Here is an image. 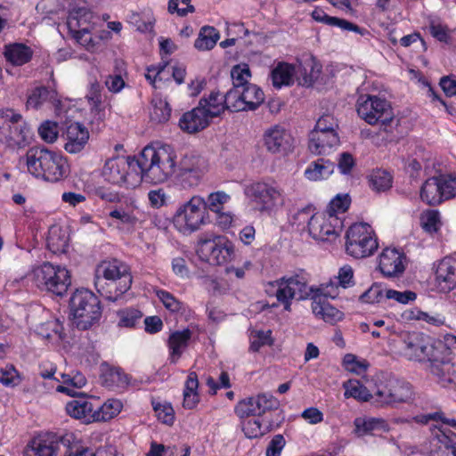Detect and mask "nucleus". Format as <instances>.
<instances>
[{
    "instance_id": "8",
    "label": "nucleus",
    "mask_w": 456,
    "mask_h": 456,
    "mask_svg": "<svg viewBox=\"0 0 456 456\" xmlns=\"http://www.w3.org/2000/svg\"><path fill=\"white\" fill-rule=\"evenodd\" d=\"M445 346L439 340H436L422 333H408L402 341L398 354L408 361L423 362L428 364L439 356Z\"/></svg>"
},
{
    "instance_id": "24",
    "label": "nucleus",
    "mask_w": 456,
    "mask_h": 456,
    "mask_svg": "<svg viewBox=\"0 0 456 456\" xmlns=\"http://www.w3.org/2000/svg\"><path fill=\"white\" fill-rule=\"evenodd\" d=\"M2 140L0 144L5 145L10 149H19L25 147L32 139V130L27 121L19 114V118L12 121L7 131L1 134Z\"/></svg>"
},
{
    "instance_id": "19",
    "label": "nucleus",
    "mask_w": 456,
    "mask_h": 456,
    "mask_svg": "<svg viewBox=\"0 0 456 456\" xmlns=\"http://www.w3.org/2000/svg\"><path fill=\"white\" fill-rule=\"evenodd\" d=\"M265 100L264 92L254 84L231 89L226 94L227 109L244 111L256 109Z\"/></svg>"
},
{
    "instance_id": "43",
    "label": "nucleus",
    "mask_w": 456,
    "mask_h": 456,
    "mask_svg": "<svg viewBox=\"0 0 456 456\" xmlns=\"http://www.w3.org/2000/svg\"><path fill=\"white\" fill-rule=\"evenodd\" d=\"M402 316L403 320L408 322L414 321L422 325L428 324L436 327L443 325L445 322V318L442 314L424 312L417 307L405 310Z\"/></svg>"
},
{
    "instance_id": "31",
    "label": "nucleus",
    "mask_w": 456,
    "mask_h": 456,
    "mask_svg": "<svg viewBox=\"0 0 456 456\" xmlns=\"http://www.w3.org/2000/svg\"><path fill=\"white\" fill-rule=\"evenodd\" d=\"M65 410L69 416L75 419L80 420L84 424H91L95 422V409L92 402L85 396L78 397L66 403Z\"/></svg>"
},
{
    "instance_id": "63",
    "label": "nucleus",
    "mask_w": 456,
    "mask_h": 456,
    "mask_svg": "<svg viewBox=\"0 0 456 456\" xmlns=\"http://www.w3.org/2000/svg\"><path fill=\"white\" fill-rule=\"evenodd\" d=\"M156 297L162 303L164 307L171 313H178L183 306L182 302L175 298L171 293L164 289H155Z\"/></svg>"
},
{
    "instance_id": "6",
    "label": "nucleus",
    "mask_w": 456,
    "mask_h": 456,
    "mask_svg": "<svg viewBox=\"0 0 456 456\" xmlns=\"http://www.w3.org/2000/svg\"><path fill=\"white\" fill-rule=\"evenodd\" d=\"M295 218L299 222H306L308 235L316 241H332L336 240L342 230V219L327 212H317L311 215L309 210H299Z\"/></svg>"
},
{
    "instance_id": "16",
    "label": "nucleus",
    "mask_w": 456,
    "mask_h": 456,
    "mask_svg": "<svg viewBox=\"0 0 456 456\" xmlns=\"http://www.w3.org/2000/svg\"><path fill=\"white\" fill-rule=\"evenodd\" d=\"M75 442V435L69 432L40 434L28 444L24 456H59L60 444L69 448Z\"/></svg>"
},
{
    "instance_id": "40",
    "label": "nucleus",
    "mask_w": 456,
    "mask_h": 456,
    "mask_svg": "<svg viewBox=\"0 0 456 456\" xmlns=\"http://www.w3.org/2000/svg\"><path fill=\"white\" fill-rule=\"evenodd\" d=\"M69 236L66 226L55 224L49 228L46 242L53 253H64L69 246Z\"/></svg>"
},
{
    "instance_id": "26",
    "label": "nucleus",
    "mask_w": 456,
    "mask_h": 456,
    "mask_svg": "<svg viewBox=\"0 0 456 456\" xmlns=\"http://www.w3.org/2000/svg\"><path fill=\"white\" fill-rule=\"evenodd\" d=\"M62 136L65 140V151L76 154L84 150L89 141L90 134L83 124L71 122L67 124Z\"/></svg>"
},
{
    "instance_id": "55",
    "label": "nucleus",
    "mask_w": 456,
    "mask_h": 456,
    "mask_svg": "<svg viewBox=\"0 0 456 456\" xmlns=\"http://www.w3.org/2000/svg\"><path fill=\"white\" fill-rule=\"evenodd\" d=\"M151 120L158 123H163L169 119L171 115V109L165 99L155 96L151 102Z\"/></svg>"
},
{
    "instance_id": "36",
    "label": "nucleus",
    "mask_w": 456,
    "mask_h": 456,
    "mask_svg": "<svg viewBox=\"0 0 456 456\" xmlns=\"http://www.w3.org/2000/svg\"><path fill=\"white\" fill-rule=\"evenodd\" d=\"M191 338L189 329L175 330L170 333L167 339L168 359L171 363H176L187 348Z\"/></svg>"
},
{
    "instance_id": "4",
    "label": "nucleus",
    "mask_w": 456,
    "mask_h": 456,
    "mask_svg": "<svg viewBox=\"0 0 456 456\" xmlns=\"http://www.w3.org/2000/svg\"><path fill=\"white\" fill-rule=\"evenodd\" d=\"M420 421L429 424L431 438L428 447L425 452L429 456H436L443 449L449 452L448 456H456V434L450 430V428L456 429V420L444 416L443 413L436 412L428 414L421 418Z\"/></svg>"
},
{
    "instance_id": "58",
    "label": "nucleus",
    "mask_w": 456,
    "mask_h": 456,
    "mask_svg": "<svg viewBox=\"0 0 456 456\" xmlns=\"http://www.w3.org/2000/svg\"><path fill=\"white\" fill-rule=\"evenodd\" d=\"M370 183L373 190L384 191L392 186V176L385 170H375L370 175Z\"/></svg>"
},
{
    "instance_id": "49",
    "label": "nucleus",
    "mask_w": 456,
    "mask_h": 456,
    "mask_svg": "<svg viewBox=\"0 0 456 456\" xmlns=\"http://www.w3.org/2000/svg\"><path fill=\"white\" fill-rule=\"evenodd\" d=\"M4 55L8 61L20 66L31 59L32 51L23 44H13L5 47Z\"/></svg>"
},
{
    "instance_id": "7",
    "label": "nucleus",
    "mask_w": 456,
    "mask_h": 456,
    "mask_svg": "<svg viewBox=\"0 0 456 456\" xmlns=\"http://www.w3.org/2000/svg\"><path fill=\"white\" fill-rule=\"evenodd\" d=\"M243 191L254 209L260 213L271 215L286 203L284 191L276 183L256 182L246 185Z\"/></svg>"
},
{
    "instance_id": "50",
    "label": "nucleus",
    "mask_w": 456,
    "mask_h": 456,
    "mask_svg": "<svg viewBox=\"0 0 456 456\" xmlns=\"http://www.w3.org/2000/svg\"><path fill=\"white\" fill-rule=\"evenodd\" d=\"M172 77V65L163 64L151 66L147 69L145 73L146 79L155 87L160 88L165 82L170 80Z\"/></svg>"
},
{
    "instance_id": "60",
    "label": "nucleus",
    "mask_w": 456,
    "mask_h": 456,
    "mask_svg": "<svg viewBox=\"0 0 456 456\" xmlns=\"http://www.w3.org/2000/svg\"><path fill=\"white\" fill-rule=\"evenodd\" d=\"M153 410L159 421L172 425L175 420V411L172 405L167 402H152Z\"/></svg>"
},
{
    "instance_id": "41",
    "label": "nucleus",
    "mask_w": 456,
    "mask_h": 456,
    "mask_svg": "<svg viewBox=\"0 0 456 456\" xmlns=\"http://www.w3.org/2000/svg\"><path fill=\"white\" fill-rule=\"evenodd\" d=\"M60 383L56 387V391L66 394L69 396H77L79 395L78 389L82 388L86 384V379L80 372L63 373L61 375V379H57Z\"/></svg>"
},
{
    "instance_id": "34",
    "label": "nucleus",
    "mask_w": 456,
    "mask_h": 456,
    "mask_svg": "<svg viewBox=\"0 0 456 456\" xmlns=\"http://www.w3.org/2000/svg\"><path fill=\"white\" fill-rule=\"evenodd\" d=\"M339 144L338 133L312 132L309 140V150L316 155H328Z\"/></svg>"
},
{
    "instance_id": "59",
    "label": "nucleus",
    "mask_w": 456,
    "mask_h": 456,
    "mask_svg": "<svg viewBox=\"0 0 456 456\" xmlns=\"http://www.w3.org/2000/svg\"><path fill=\"white\" fill-rule=\"evenodd\" d=\"M342 364L347 371L357 375L364 373L369 367L366 360L353 354H346L343 358Z\"/></svg>"
},
{
    "instance_id": "42",
    "label": "nucleus",
    "mask_w": 456,
    "mask_h": 456,
    "mask_svg": "<svg viewBox=\"0 0 456 456\" xmlns=\"http://www.w3.org/2000/svg\"><path fill=\"white\" fill-rule=\"evenodd\" d=\"M45 102H51L59 109L61 101L58 98L57 92L53 89H48L45 87H37L34 89L28 96L27 107L37 109Z\"/></svg>"
},
{
    "instance_id": "12",
    "label": "nucleus",
    "mask_w": 456,
    "mask_h": 456,
    "mask_svg": "<svg viewBox=\"0 0 456 456\" xmlns=\"http://www.w3.org/2000/svg\"><path fill=\"white\" fill-rule=\"evenodd\" d=\"M356 110L359 117L371 126L380 125L387 128L395 121L390 102L378 95H360L356 102Z\"/></svg>"
},
{
    "instance_id": "25",
    "label": "nucleus",
    "mask_w": 456,
    "mask_h": 456,
    "mask_svg": "<svg viewBox=\"0 0 456 456\" xmlns=\"http://www.w3.org/2000/svg\"><path fill=\"white\" fill-rule=\"evenodd\" d=\"M406 256L395 248H385L379 257V268L388 278L399 277L405 270Z\"/></svg>"
},
{
    "instance_id": "62",
    "label": "nucleus",
    "mask_w": 456,
    "mask_h": 456,
    "mask_svg": "<svg viewBox=\"0 0 456 456\" xmlns=\"http://www.w3.org/2000/svg\"><path fill=\"white\" fill-rule=\"evenodd\" d=\"M351 204V198L347 193L337 194L330 202L326 211L339 216V214L345 213Z\"/></svg>"
},
{
    "instance_id": "44",
    "label": "nucleus",
    "mask_w": 456,
    "mask_h": 456,
    "mask_svg": "<svg viewBox=\"0 0 456 456\" xmlns=\"http://www.w3.org/2000/svg\"><path fill=\"white\" fill-rule=\"evenodd\" d=\"M123 406V403L119 399H107L94 410L95 422H105L116 418L121 412Z\"/></svg>"
},
{
    "instance_id": "64",
    "label": "nucleus",
    "mask_w": 456,
    "mask_h": 456,
    "mask_svg": "<svg viewBox=\"0 0 456 456\" xmlns=\"http://www.w3.org/2000/svg\"><path fill=\"white\" fill-rule=\"evenodd\" d=\"M271 330H252L249 336L250 348L253 351H258L264 346L273 344Z\"/></svg>"
},
{
    "instance_id": "53",
    "label": "nucleus",
    "mask_w": 456,
    "mask_h": 456,
    "mask_svg": "<svg viewBox=\"0 0 456 456\" xmlns=\"http://www.w3.org/2000/svg\"><path fill=\"white\" fill-rule=\"evenodd\" d=\"M102 379L103 384L109 387L123 388L129 383L128 376L116 367L106 368L102 374Z\"/></svg>"
},
{
    "instance_id": "28",
    "label": "nucleus",
    "mask_w": 456,
    "mask_h": 456,
    "mask_svg": "<svg viewBox=\"0 0 456 456\" xmlns=\"http://www.w3.org/2000/svg\"><path fill=\"white\" fill-rule=\"evenodd\" d=\"M295 66L296 81L300 86H310L320 76L322 65L313 55H305Z\"/></svg>"
},
{
    "instance_id": "5",
    "label": "nucleus",
    "mask_w": 456,
    "mask_h": 456,
    "mask_svg": "<svg viewBox=\"0 0 456 456\" xmlns=\"http://www.w3.org/2000/svg\"><path fill=\"white\" fill-rule=\"evenodd\" d=\"M196 254L209 265L222 266L235 258V245L226 236L209 233L198 239Z\"/></svg>"
},
{
    "instance_id": "1",
    "label": "nucleus",
    "mask_w": 456,
    "mask_h": 456,
    "mask_svg": "<svg viewBox=\"0 0 456 456\" xmlns=\"http://www.w3.org/2000/svg\"><path fill=\"white\" fill-rule=\"evenodd\" d=\"M142 181L151 184L167 182L177 169V154L167 144L148 145L136 158Z\"/></svg>"
},
{
    "instance_id": "22",
    "label": "nucleus",
    "mask_w": 456,
    "mask_h": 456,
    "mask_svg": "<svg viewBox=\"0 0 456 456\" xmlns=\"http://www.w3.org/2000/svg\"><path fill=\"white\" fill-rule=\"evenodd\" d=\"M295 140L283 126L275 125L264 133V145L272 154L286 156L292 151Z\"/></svg>"
},
{
    "instance_id": "54",
    "label": "nucleus",
    "mask_w": 456,
    "mask_h": 456,
    "mask_svg": "<svg viewBox=\"0 0 456 456\" xmlns=\"http://www.w3.org/2000/svg\"><path fill=\"white\" fill-rule=\"evenodd\" d=\"M117 325L119 328L134 329L142 317L141 311L127 307L117 312Z\"/></svg>"
},
{
    "instance_id": "30",
    "label": "nucleus",
    "mask_w": 456,
    "mask_h": 456,
    "mask_svg": "<svg viewBox=\"0 0 456 456\" xmlns=\"http://www.w3.org/2000/svg\"><path fill=\"white\" fill-rule=\"evenodd\" d=\"M311 299V309L317 319L331 325L344 320V313L332 305L326 298L320 295H314Z\"/></svg>"
},
{
    "instance_id": "9",
    "label": "nucleus",
    "mask_w": 456,
    "mask_h": 456,
    "mask_svg": "<svg viewBox=\"0 0 456 456\" xmlns=\"http://www.w3.org/2000/svg\"><path fill=\"white\" fill-rule=\"evenodd\" d=\"M105 181L126 188H134L142 182L137 170L136 159L125 156H117L108 159L102 170Z\"/></svg>"
},
{
    "instance_id": "52",
    "label": "nucleus",
    "mask_w": 456,
    "mask_h": 456,
    "mask_svg": "<svg viewBox=\"0 0 456 456\" xmlns=\"http://www.w3.org/2000/svg\"><path fill=\"white\" fill-rule=\"evenodd\" d=\"M35 331L40 337L47 339L55 341L62 339V325L57 319L54 318L37 325L35 327Z\"/></svg>"
},
{
    "instance_id": "56",
    "label": "nucleus",
    "mask_w": 456,
    "mask_h": 456,
    "mask_svg": "<svg viewBox=\"0 0 456 456\" xmlns=\"http://www.w3.org/2000/svg\"><path fill=\"white\" fill-rule=\"evenodd\" d=\"M205 200L207 211L215 214L224 210V206L231 200V196L224 191H216L209 193Z\"/></svg>"
},
{
    "instance_id": "29",
    "label": "nucleus",
    "mask_w": 456,
    "mask_h": 456,
    "mask_svg": "<svg viewBox=\"0 0 456 456\" xmlns=\"http://www.w3.org/2000/svg\"><path fill=\"white\" fill-rule=\"evenodd\" d=\"M101 91V85L98 82H93L90 84L85 98L88 108L85 113V118L92 123L103 120L106 116L105 104Z\"/></svg>"
},
{
    "instance_id": "17",
    "label": "nucleus",
    "mask_w": 456,
    "mask_h": 456,
    "mask_svg": "<svg viewBox=\"0 0 456 456\" xmlns=\"http://www.w3.org/2000/svg\"><path fill=\"white\" fill-rule=\"evenodd\" d=\"M144 218L145 213L134 199L126 200L111 207L106 216L109 226L121 230H131Z\"/></svg>"
},
{
    "instance_id": "13",
    "label": "nucleus",
    "mask_w": 456,
    "mask_h": 456,
    "mask_svg": "<svg viewBox=\"0 0 456 456\" xmlns=\"http://www.w3.org/2000/svg\"><path fill=\"white\" fill-rule=\"evenodd\" d=\"M378 246L376 233L367 223H355L346 231V251L354 258H364L373 255Z\"/></svg>"
},
{
    "instance_id": "35",
    "label": "nucleus",
    "mask_w": 456,
    "mask_h": 456,
    "mask_svg": "<svg viewBox=\"0 0 456 456\" xmlns=\"http://www.w3.org/2000/svg\"><path fill=\"white\" fill-rule=\"evenodd\" d=\"M51 151L44 148H31L26 154L28 171L36 177L45 178Z\"/></svg>"
},
{
    "instance_id": "2",
    "label": "nucleus",
    "mask_w": 456,
    "mask_h": 456,
    "mask_svg": "<svg viewBox=\"0 0 456 456\" xmlns=\"http://www.w3.org/2000/svg\"><path fill=\"white\" fill-rule=\"evenodd\" d=\"M174 229L183 236H191L209 224L205 198L195 194L179 203L172 216Z\"/></svg>"
},
{
    "instance_id": "48",
    "label": "nucleus",
    "mask_w": 456,
    "mask_h": 456,
    "mask_svg": "<svg viewBox=\"0 0 456 456\" xmlns=\"http://www.w3.org/2000/svg\"><path fill=\"white\" fill-rule=\"evenodd\" d=\"M200 105L205 109L208 117L211 118L222 113L227 109L226 94L224 95L219 92H212L208 98H204L200 102Z\"/></svg>"
},
{
    "instance_id": "57",
    "label": "nucleus",
    "mask_w": 456,
    "mask_h": 456,
    "mask_svg": "<svg viewBox=\"0 0 456 456\" xmlns=\"http://www.w3.org/2000/svg\"><path fill=\"white\" fill-rule=\"evenodd\" d=\"M419 224L427 233L436 232L441 224L438 212L432 209L422 212L419 216Z\"/></svg>"
},
{
    "instance_id": "14",
    "label": "nucleus",
    "mask_w": 456,
    "mask_h": 456,
    "mask_svg": "<svg viewBox=\"0 0 456 456\" xmlns=\"http://www.w3.org/2000/svg\"><path fill=\"white\" fill-rule=\"evenodd\" d=\"M371 390V402L380 406L405 403L412 395L411 385L395 379L379 378Z\"/></svg>"
},
{
    "instance_id": "38",
    "label": "nucleus",
    "mask_w": 456,
    "mask_h": 456,
    "mask_svg": "<svg viewBox=\"0 0 456 456\" xmlns=\"http://www.w3.org/2000/svg\"><path fill=\"white\" fill-rule=\"evenodd\" d=\"M69 172L67 159L60 153L51 151L49 163L44 180L48 182H59L64 179Z\"/></svg>"
},
{
    "instance_id": "18",
    "label": "nucleus",
    "mask_w": 456,
    "mask_h": 456,
    "mask_svg": "<svg viewBox=\"0 0 456 456\" xmlns=\"http://www.w3.org/2000/svg\"><path fill=\"white\" fill-rule=\"evenodd\" d=\"M98 278L108 281V286L113 288L118 295L126 292L132 284L130 269L125 263L113 259L102 262L96 269Z\"/></svg>"
},
{
    "instance_id": "11",
    "label": "nucleus",
    "mask_w": 456,
    "mask_h": 456,
    "mask_svg": "<svg viewBox=\"0 0 456 456\" xmlns=\"http://www.w3.org/2000/svg\"><path fill=\"white\" fill-rule=\"evenodd\" d=\"M70 311L77 328L86 330L101 316L98 297L87 289H77L70 297Z\"/></svg>"
},
{
    "instance_id": "10",
    "label": "nucleus",
    "mask_w": 456,
    "mask_h": 456,
    "mask_svg": "<svg viewBox=\"0 0 456 456\" xmlns=\"http://www.w3.org/2000/svg\"><path fill=\"white\" fill-rule=\"evenodd\" d=\"M265 291L269 295L275 296L277 300L283 305L284 309L289 311L292 299H306L311 297L314 290L313 287L307 285L303 277L294 275L269 282L265 287Z\"/></svg>"
},
{
    "instance_id": "37",
    "label": "nucleus",
    "mask_w": 456,
    "mask_h": 456,
    "mask_svg": "<svg viewBox=\"0 0 456 456\" xmlns=\"http://www.w3.org/2000/svg\"><path fill=\"white\" fill-rule=\"evenodd\" d=\"M335 171V165L329 159H318L310 162L304 170V177L309 182L328 180Z\"/></svg>"
},
{
    "instance_id": "39",
    "label": "nucleus",
    "mask_w": 456,
    "mask_h": 456,
    "mask_svg": "<svg viewBox=\"0 0 456 456\" xmlns=\"http://www.w3.org/2000/svg\"><path fill=\"white\" fill-rule=\"evenodd\" d=\"M296 70L294 64L281 61L271 71L270 78L273 87L281 89L283 86H290L296 81Z\"/></svg>"
},
{
    "instance_id": "32",
    "label": "nucleus",
    "mask_w": 456,
    "mask_h": 456,
    "mask_svg": "<svg viewBox=\"0 0 456 456\" xmlns=\"http://www.w3.org/2000/svg\"><path fill=\"white\" fill-rule=\"evenodd\" d=\"M353 427L352 433L358 438L371 436L375 432L389 431V426L384 419L368 416L355 418L353 421Z\"/></svg>"
},
{
    "instance_id": "47",
    "label": "nucleus",
    "mask_w": 456,
    "mask_h": 456,
    "mask_svg": "<svg viewBox=\"0 0 456 456\" xmlns=\"http://www.w3.org/2000/svg\"><path fill=\"white\" fill-rule=\"evenodd\" d=\"M199 380L195 372H190L185 381L183 389V406L185 409H194L199 402L200 395L198 394Z\"/></svg>"
},
{
    "instance_id": "46",
    "label": "nucleus",
    "mask_w": 456,
    "mask_h": 456,
    "mask_svg": "<svg viewBox=\"0 0 456 456\" xmlns=\"http://www.w3.org/2000/svg\"><path fill=\"white\" fill-rule=\"evenodd\" d=\"M431 167L429 158L425 153L411 156L407 159L404 168L411 177L417 178L424 175Z\"/></svg>"
},
{
    "instance_id": "20",
    "label": "nucleus",
    "mask_w": 456,
    "mask_h": 456,
    "mask_svg": "<svg viewBox=\"0 0 456 456\" xmlns=\"http://www.w3.org/2000/svg\"><path fill=\"white\" fill-rule=\"evenodd\" d=\"M446 347L440 352L436 360H432L427 366L432 379L440 387L456 390V364L447 357Z\"/></svg>"
},
{
    "instance_id": "27",
    "label": "nucleus",
    "mask_w": 456,
    "mask_h": 456,
    "mask_svg": "<svg viewBox=\"0 0 456 456\" xmlns=\"http://www.w3.org/2000/svg\"><path fill=\"white\" fill-rule=\"evenodd\" d=\"M447 175L431 177L421 186L419 198L427 205H436L446 198Z\"/></svg>"
},
{
    "instance_id": "45",
    "label": "nucleus",
    "mask_w": 456,
    "mask_h": 456,
    "mask_svg": "<svg viewBox=\"0 0 456 456\" xmlns=\"http://www.w3.org/2000/svg\"><path fill=\"white\" fill-rule=\"evenodd\" d=\"M219 39L220 34L217 29L211 26H203L194 42V47L200 52L210 51Z\"/></svg>"
},
{
    "instance_id": "61",
    "label": "nucleus",
    "mask_w": 456,
    "mask_h": 456,
    "mask_svg": "<svg viewBox=\"0 0 456 456\" xmlns=\"http://www.w3.org/2000/svg\"><path fill=\"white\" fill-rule=\"evenodd\" d=\"M231 76L234 86L233 88L242 87L249 84L248 82L251 77V72L248 64L240 63L232 69Z\"/></svg>"
},
{
    "instance_id": "3",
    "label": "nucleus",
    "mask_w": 456,
    "mask_h": 456,
    "mask_svg": "<svg viewBox=\"0 0 456 456\" xmlns=\"http://www.w3.org/2000/svg\"><path fill=\"white\" fill-rule=\"evenodd\" d=\"M27 279L40 291L62 297L71 286V273L64 265L45 261L33 266Z\"/></svg>"
},
{
    "instance_id": "23",
    "label": "nucleus",
    "mask_w": 456,
    "mask_h": 456,
    "mask_svg": "<svg viewBox=\"0 0 456 456\" xmlns=\"http://www.w3.org/2000/svg\"><path fill=\"white\" fill-rule=\"evenodd\" d=\"M433 286L442 293H448L456 288V254L447 256L437 263Z\"/></svg>"
},
{
    "instance_id": "15",
    "label": "nucleus",
    "mask_w": 456,
    "mask_h": 456,
    "mask_svg": "<svg viewBox=\"0 0 456 456\" xmlns=\"http://www.w3.org/2000/svg\"><path fill=\"white\" fill-rule=\"evenodd\" d=\"M99 19L87 8H73L67 20V27L78 44L86 49H93V31Z\"/></svg>"
},
{
    "instance_id": "21",
    "label": "nucleus",
    "mask_w": 456,
    "mask_h": 456,
    "mask_svg": "<svg viewBox=\"0 0 456 456\" xmlns=\"http://www.w3.org/2000/svg\"><path fill=\"white\" fill-rule=\"evenodd\" d=\"M207 171V164L203 158L194 155H185L181 162L177 179L184 189L199 185Z\"/></svg>"
},
{
    "instance_id": "33",
    "label": "nucleus",
    "mask_w": 456,
    "mask_h": 456,
    "mask_svg": "<svg viewBox=\"0 0 456 456\" xmlns=\"http://www.w3.org/2000/svg\"><path fill=\"white\" fill-rule=\"evenodd\" d=\"M209 121L210 118L208 112L199 104V106L182 116L179 120V126L183 131L193 134L206 128Z\"/></svg>"
},
{
    "instance_id": "51",
    "label": "nucleus",
    "mask_w": 456,
    "mask_h": 456,
    "mask_svg": "<svg viewBox=\"0 0 456 456\" xmlns=\"http://www.w3.org/2000/svg\"><path fill=\"white\" fill-rule=\"evenodd\" d=\"M344 395L346 398H354L358 401H371L372 390L363 386L357 379H350L343 384Z\"/></svg>"
}]
</instances>
